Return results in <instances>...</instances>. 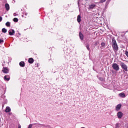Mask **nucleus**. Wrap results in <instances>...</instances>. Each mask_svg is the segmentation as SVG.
Returning <instances> with one entry per match:
<instances>
[{
	"mask_svg": "<svg viewBox=\"0 0 128 128\" xmlns=\"http://www.w3.org/2000/svg\"><path fill=\"white\" fill-rule=\"evenodd\" d=\"M28 14L27 13H26V16Z\"/></svg>",
	"mask_w": 128,
	"mask_h": 128,
	"instance_id": "2f4dec72",
	"label": "nucleus"
},
{
	"mask_svg": "<svg viewBox=\"0 0 128 128\" xmlns=\"http://www.w3.org/2000/svg\"><path fill=\"white\" fill-rule=\"evenodd\" d=\"M2 72H4V74H8V72H10V70H8V68L6 67H4L3 68Z\"/></svg>",
	"mask_w": 128,
	"mask_h": 128,
	"instance_id": "20e7f679",
	"label": "nucleus"
},
{
	"mask_svg": "<svg viewBox=\"0 0 128 128\" xmlns=\"http://www.w3.org/2000/svg\"><path fill=\"white\" fill-rule=\"evenodd\" d=\"M39 126H41L40 124H39Z\"/></svg>",
	"mask_w": 128,
	"mask_h": 128,
	"instance_id": "473e14b6",
	"label": "nucleus"
},
{
	"mask_svg": "<svg viewBox=\"0 0 128 128\" xmlns=\"http://www.w3.org/2000/svg\"><path fill=\"white\" fill-rule=\"evenodd\" d=\"M2 17L0 16V22H2Z\"/></svg>",
	"mask_w": 128,
	"mask_h": 128,
	"instance_id": "c85d7f7f",
	"label": "nucleus"
},
{
	"mask_svg": "<svg viewBox=\"0 0 128 128\" xmlns=\"http://www.w3.org/2000/svg\"><path fill=\"white\" fill-rule=\"evenodd\" d=\"M79 36H80V40H84V35L82 34V32H80L79 34Z\"/></svg>",
	"mask_w": 128,
	"mask_h": 128,
	"instance_id": "2eb2a0df",
	"label": "nucleus"
},
{
	"mask_svg": "<svg viewBox=\"0 0 128 128\" xmlns=\"http://www.w3.org/2000/svg\"><path fill=\"white\" fill-rule=\"evenodd\" d=\"M101 44L102 46H106V44L104 42H102Z\"/></svg>",
	"mask_w": 128,
	"mask_h": 128,
	"instance_id": "393cba45",
	"label": "nucleus"
},
{
	"mask_svg": "<svg viewBox=\"0 0 128 128\" xmlns=\"http://www.w3.org/2000/svg\"><path fill=\"white\" fill-rule=\"evenodd\" d=\"M6 26H8V27L10 26V22H6Z\"/></svg>",
	"mask_w": 128,
	"mask_h": 128,
	"instance_id": "6ab92c4d",
	"label": "nucleus"
},
{
	"mask_svg": "<svg viewBox=\"0 0 128 128\" xmlns=\"http://www.w3.org/2000/svg\"><path fill=\"white\" fill-rule=\"evenodd\" d=\"M14 34H15V32L14 30L10 29L8 30V34H10V36H14Z\"/></svg>",
	"mask_w": 128,
	"mask_h": 128,
	"instance_id": "423d86ee",
	"label": "nucleus"
},
{
	"mask_svg": "<svg viewBox=\"0 0 128 128\" xmlns=\"http://www.w3.org/2000/svg\"><path fill=\"white\" fill-rule=\"evenodd\" d=\"M96 4H98L95 3V4H90L89 5L88 10H94V8H96Z\"/></svg>",
	"mask_w": 128,
	"mask_h": 128,
	"instance_id": "7ed1b4c3",
	"label": "nucleus"
},
{
	"mask_svg": "<svg viewBox=\"0 0 128 128\" xmlns=\"http://www.w3.org/2000/svg\"><path fill=\"white\" fill-rule=\"evenodd\" d=\"M10 110H11L9 106L6 107V110H5L6 112H10Z\"/></svg>",
	"mask_w": 128,
	"mask_h": 128,
	"instance_id": "f8f14e48",
	"label": "nucleus"
},
{
	"mask_svg": "<svg viewBox=\"0 0 128 128\" xmlns=\"http://www.w3.org/2000/svg\"><path fill=\"white\" fill-rule=\"evenodd\" d=\"M80 0H78V6L79 8H80Z\"/></svg>",
	"mask_w": 128,
	"mask_h": 128,
	"instance_id": "cd10ccee",
	"label": "nucleus"
},
{
	"mask_svg": "<svg viewBox=\"0 0 128 128\" xmlns=\"http://www.w3.org/2000/svg\"><path fill=\"white\" fill-rule=\"evenodd\" d=\"M20 66L24 68V62H20Z\"/></svg>",
	"mask_w": 128,
	"mask_h": 128,
	"instance_id": "dca6fc26",
	"label": "nucleus"
},
{
	"mask_svg": "<svg viewBox=\"0 0 128 128\" xmlns=\"http://www.w3.org/2000/svg\"><path fill=\"white\" fill-rule=\"evenodd\" d=\"M32 128V124H30L28 126V128Z\"/></svg>",
	"mask_w": 128,
	"mask_h": 128,
	"instance_id": "b1692460",
	"label": "nucleus"
},
{
	"mask_svg": "<svg viewBox=\"0 0 128 128\" xmlns=\"http://www.w3.org/2000/svg\"><path fill=\"white\" fill-rule=\"evenodd\" d=\"M120 108H122V104H118L116 107V110L117 112H118L120 110Z\"/></svg>",
	"mask_w": 128,
	"mask_h": 128,
	"instance_id": "6e6552de",
	"label": "nucleus"
},
{
	"mask_svg": "<svg viewBox=\"0 0 128 128\" xmlns=\"http://www.w3.org/2000/svg\"><path fill=\"white\" fill-rule=\"evenodd\" d=\"M2 32H4V34H6V32H8V30H6V29L5 28H3L2 29Z\"/></svg>",
	"mask_w": 128,
	"mask_h": 128,
	"instance_id": "aec40b11",
	"label": "nucleus"
},
{
	"mask_svg": "<svg viewBox=\"0 0 128 128\" xmlns=\"http://www.w3.org/2000/svg\"><path fill=\"white\" fill-rule=\"evenodd\" d=\"M117 116L118 118H122V116H124V113L122 112H119L117 114Z\"/></svg>",
	"mask_w": 128,
	"mask_h": 128,
	"instance_id": "39448f33",
	"label": "nucleus"
},
{
	"mask_svg": "<svg viewBox=\"0 0 128 128\" xmlns=\"http://www.w3.org/2000/svg\"><path fill=\"white\" fill-rule=\"evenodd\" d=\"M9 114H12V113L10 112V113H9Z\"/></svg>",
	"mask_w": 128,
	"mask_h": 128,
	"instance_id": "7c9ffc66",
	"label": "nucleus"
},
{
	"mask_svg": "<svg viewBox=\"0 0 128 128\" xmlns=\"http://www.w3.org/2000/svg\"><path fill=\"white\" fill-rule=\"evenodd\" d=\"M86 48L88 50H90V46H88V44H87L86 46Z\"/></svg>",
	"mask_w": 128,
	"mask_h": 128,
	"instance_id": "5701e85b",
	"label": "nucleus"
},
{
	"mask_svg": "<svg viewBox=\"0 0 128 128\" xmlns=\"http://www.w3.org/2000/svg\"><path fill=\"white\" fill-rule=\"evenodd\" d=\"M106 0H100L98 2H96L95 4H104V2H106Z\"/></svg>",
	"mask_w": 128,
	"mask_h": 128,
	"instance_id": "f3484780",
	"label": "nucleus"
},
{
	"mask_svg": "<svg viewBox=\"0 0 128 128\" xmlns=\"http://www.w3.org/2000/svg\"><path fill=\"white\" fill-rule=\"evenodd\" d=\"M4 42L3 40H0V44H2Z\"/></svg>",
	"mask_w": 128,
	"mask_h": 128,
	"instance_id": "bb28decb",
	"label": "nucleus"
},
{
	"mask_svg": "<svg viewBox=\"0 0 128 128\" xmlns=\"http://www.w3.org/2000/svg\"><path fill=\"white\" fill-rule=\"evenodd\" d=\"M14 16H18V14L17 13H14Z\"/></svg>",
	"mask_w": 128,
	"mask_h": 128,
	"instance_id": "a878e982",
	"label": "nucleus"
},
{
	"mask_svg": "<svg viewBox=\"0 0 128 128\" xmlns=\"http://www.w3.org/2000/svg\"><path fill=\"white\" fill-rule=\"evenodd\" d=\"M116 44V41L114 38L112 39V45Z\"/></svg>",
	"mask_w": 128,
	"mask_h": 128,
	"instance_id": "a211bd4d",
	"label": "nucleus"
},
{
	"mask_svg": "<svg viewBox=\"0 0 128 128\" xmlns=\"http://www.w3.org/2000/svg\"><path fill=\"white\" fill-rule=\"evenodd\" d=\"M120 66L124 72H128V66H126V64L122 62H120Z\"/></svg>",
	"mask_w": 128,
	"mask_h": 128,
	"instance_id": "f257e3e1",
	"label": "nucleus"
},
{
	"mask_svg": "<svg viewBox=\"0 0 128 128\" xmlns=\"http://www.w3.org/2000/svg\"><path fill=\"white\" fill-rule=\"evenodd\" d=\"M108 88H109L110 90H112V87H108Z\"/></svg>",
	"mask_w": 128,
	"mask_h": 128,
	"instance_id": "c756f323",
	"label": "nucleus"
},
{
	"mask_svg": "<svg viewBox=\"0 0 128 128\" xmlns=\"http://www.w3.org/2000/svg\"><path fill=\"white\" fill-rule=\"evenodd\" d=\"M14 22H18V18H14L13 19Z\"/></svg>",
	"mask_w": 128,
	"mask_h": 128,
	"instance_id": "412c9836",
	"label": "nucleus"
},
{
	"mask_svg": "<svg viewBox=\"0 0 128 128\" xmlns=\"http://www.w3.org/2000/svg\"><path fill=\"white\" fill-rule=\"evenodd\" d=\"M28 62L29 64H34V58H30L28 60Z\"/></svg>",
	"mask_w": 128,
	"mask_h": 128,
	"instance_id": "9b49d317",
	"label": "nucleus"
},
{
	"mask_svg": "<svg viewBox=\"0 0 128 128\" xmlns=\"http://www.w3.org/2000/svg\"><path fill=\"white\" fill-rule=\"evenodd\" d=\"M118 96H120V98H126V94L124 92H121L120 94H118Z\"/></svg>",
	"mask_w": 128,
	"mask_h": 128,
	"instance_id": "1a4fd4ad",
	"label": "nucleus"
},
{
	"mask_svg": "<svg viewBox=\"0 0 128 128\" xmlns=\"http://www.w3.org/2000/svg\"><path fill=\"white\" fill-rule=\"evenodd\" d=\"M116 128H120V124H118V123L116 124Z\"/></svg>",
	"mask_w": 128,
	"mask_h": 128,
	"instance_id": "4be33fe9",
	"label": "nucleus"
},
{
	"mask_svg": "<svg viewBox=\"0 0 128 128\" xmlns=\"http://www.w3.org/2000/svg\"><path fill=\"white\" fill-rule=\"evenodd\" d=\"M10 79V76L6 75L4 76V80L8 81Z\"/></svg>",
	"mask_w": 128,
	"mask_h": 128,
	"instance_id": "9d476101",
	"label": "nucleus"
},
{
	"mask_svg": "<svg viewBox=\"0 0 128 128\" xmlns=\"http://www.w3.org/2000/svg\"><path fill=\"white\" fill-rule=\"evenodd\" d=\"M77 20H78V22H80L82 21L81 17H80V15H78V16Z\"/></svg>",
	"mask_w": 128,
	"mask_h": 128,
	"instance_id": "4468645a",
	"label": "nucleus"
},
{
	"mask_svg": "<svg viewBox=\"0 0 128 128\" xmlns=\"http://www.w3.org/2000/svg\"><path fill=\"white\" fill-rule=\"evenodd\" d=\"M112 68L114 70H116V72L120 70V66L116 63H114L112 64Z\"/></svg>",
	"mask_w": 128,
	"mask_h": 128,
	"instance_id": "f03ea898",
	"label": "nucleus"
},
{
	"mask_svg": "<svg viewBox=\"0 0 128 128\" xmlns=\"http://www.w3.org/2000/svg\"><path fill=\"white\" fill-rule=\"evenodd\" d=\"M112 46L114 52H118V44H115L114 45H112Z\"/></svg>",
	"mask_w": 128,
	"mask_h": 128,
	"instance_id": "0eeeda50",
	"label": "nucleus"
},
{
	"mask_svg": "<svg viewBox=\"0 0 128 128\" xmlns=\"http://www.w3.org/2000/svg\"><path fill=\"white\" fill-rule=\"evenodd\" d=\"M5 8L7 10H10V5L8 4H5Z\"/></svg>",
	"mask_w": 128,
	"mask_h": 128,
	"instance_id": "ddd939ff",
	"label": "nucleus"
}]
</instances>
